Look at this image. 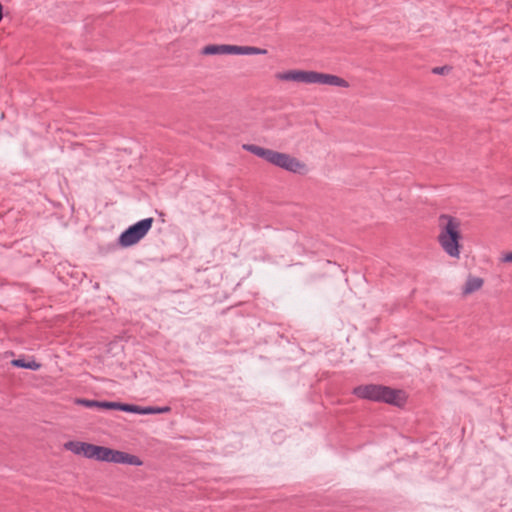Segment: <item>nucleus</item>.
I'll use <instances>...</instances> for the list:
<instances>
[{
	"label": "nucleus",
	"instance_id": "obj_9",
	"mask_svg": "<svg viewBox=\"0 0 512 512\" xmlns=\"http://www.w3.org/2000/svg\"><path fill=\"white\" fill-rule=\"evenodd\" d=\"M323 84L340 88H348L350 86L349 82L342 77L322 73V85Z\"/></svg>",
	"mask_w": 512,
	"mask_h": 512
},
{
	"label": "nucleus",
	"instance_id": "obj_2",
	"mask_svg": "<svg viewBox=\"0 0 512 512\" xmlns=\"http://www.w3.org/2000/svg\"><path fill=\"white\" fill-rule=\"evenodd\" d=\"M84 457L88 459H95L97 461L128 464L133 466H141L143 464L142 460L136 455L91 443L86 444Z\"/></svg>",
	"mask_w": 512,
	"mask_h": 512
},
{
	"label": "nucleus",
	"instance_id": "obj_10",
	"mask_svg": "<svg viewBox=\"0 0 512 512\" xmlns=\"http://www.w3.org/2000/svg\"><path fill=\"white\" fill-rule=\"evenodd\" d=\"M483 283L482 278L470 275L463 287V294L467 295L479 290L483 286Z\"/></svg>",
	"mask_w": 512,
	"mask_h": 512
},
{
	"label": "nucleus",
	"instance_id": "obj_15",
	"mask_svg": "<svg viewBox=\"0 0 512 512\" xmlns=\"http://www.w3.org/2000/svg\"><path fill=\"white\" fill-rule=\"evenodd\" d=\"M170 411H171V408L169 406H164V407H153V406L142 407L141 406L140 414H142V415L162 414V413H168Z\"/></svg>",
	"mask_w": 512,
	"mask_h": 512
},
{
	"label": "nucleus",
	"instance_id": "obj_1",
	"mask_svg": "<svg viewBox=\"0 0 512 512\" xmlns=\"http://www.w3.org/2000/svg\"><path fill=\"white\" fill-rule=\"evenodd\" d=\"M242 148L243 150L248 151L257 157L264 159L268 163L288 172L304 175L308 171L305 163L287 153L263 148L255 144H243Z\"/></svg>",
	"mask_w": 512,
	"mask_h": 512
},
{
	"label": "nucleus",
	"instance_id": "obj_16",
	"mask_svg": "<svg viewBox=\"0 0 512 512\" xmlns=\"http://www.w3.org/2000/svg\"><path fill=\"white\" fill-rule=\"evenodd\" d=\"M324 268H327L332 275H340L343 273L341 266L330 260H326L325 263H322V270Z\"/></svg>",
	"mask_w": 512,
	"mask_h": 512
},
{
	"label": "nucleus",
	"instance_id": "obj_13",
	"mask_svg": "<svg viewBox=\"0 0 512 512\" xmlns=\"http://www.w3.org/2000/svg\"><path fill=\"white\" fill-rule=\"evenodd\" d=\"M11 364L14 367L25 368V369H30V370H34V371L39 370L41 367L40 363H38L34 360L27 361L23 358L14 359L11 361Z\"/></svg>",
	"mask_w": 512,
	"mask_h": 512
},
{
	"label": "nucleus",
	"instance_id": "obj_12",
	"mask_svg": "<svg viewBox=\"0 0 512 512\" xmlns=\"http://www.w3.org/2000/svg\"><path fill=\"white\" fill-rule=\"evenodd\" d=\"M75 403L86 408H101L109 410V401H97L85 398H77Z\"/></svg>",
	"mask_w": 512,
	"mask_h": 512
},
{
	"label": "nucleus",
	"instance_id": "obj_3",
	"mask_svg": "<svg viewBox=\"0 0 512 512\" xmlns=\"http://www.w3.org/2000/svg\"><path fill=\"white\" fill-rule=\"evenodd\" d=\"M202 53L204 55H258L266 54L267 50L253 46H238L228 44H211L203 48Z\"/></svg>",
	"mask_w": 512,
	"mask_h": 512
},
{
	"label": "nucleus",
	"instance_id": "obj_8",
	"mask_svg": "<svg viewBox=\"0 0 512 512\" xmlns=\"http://www.w3.org/2000/svg\"><path fill=\"white\" fill-rule=\"evenodd\" d=\"M381 388V384L359 385L353 389L352 393L358 398L379 402Z\"/></svg>",
	"mask_w": 512,
	"mask_h": 512
},
{
	"label": "nucleus",
	"instance_id": "obj_11",
	"mask_svg": "<svg viewBox=\"0 0 512 512\" xmlns=\"http://www.w3.org/2000/svg\"><path fill=\"white\" fill-rule=\"evenodd\" d=\"M109 410H120L129 413L140 414L141 406L109 401Z\"/></svg>",
	"mask_w": 512,
	"mask_h": 512
},
{
	"label": "nucleus",
	"instance_id": "obj_14",
	"mask_svg": "<svg viewBox=\"0 0 512 512\" xmlns=\"http://www.w3.org/2000/svg\"><path fill=\"white\" fill-rule=\"evenodd\" d=\"M87 442H81V441H68L64 443V449L67 451H71L72 453L76 455H83L85 453V446Z\"/></svg>",
	"mask_w": 512,
	"mask_h": 512
},
{
	"label": "nucleus",
	"instance_id": "obj_5",
	"mask_svg": "<svg viewBox=\"0 0 512 512\" xmlns=\"http://www.w3.org/2000/svg\"><path fill=\"white\" fill-rule=\"evenodd\" d=\"M275 78L280 81H292L296 83L317 84L320 83V72L287 70L275 74Z\"/></svg>",
	"mask_w": 512,
	"mask_h": 512
},
{
	"label": "nucleus",
	"instance_id": "obj_6",
	"mask_svg": "<svg viewBox=\"0 0 512 512\" xmlns=\"http://www.w3.org/2000/svg\"><path fill=\"white\" fill-rule=\"evenodd\" d=\"M152 226H128L118 238V245L127 248L138 243Z\"/></svg>",
	"mask_w": 512,
	"mask_h": 512
},
{
	"label": "nucleus",
	"instance_id": "obj_17",
	"mask_svg": "<svg viewBox=\"0 0 512 512\" xmlns=\"http://www.w3.org/2000/svg\"><path fill=\"white\" fill-rule=\"evenodd\" d=\"M454 220L455 219L451 215L446 214L441 215L439 218L440 224H453Z\"/></svg>",
	"mask_w": 512,
	"mask_h": 512
},
{
	"label": "nucleus",
	"instance_id": "obj_4",
	"mask_svg": "<svg viewBox=\"0 0 512 512\" xmlns=\"http://www.w3.org/2000/svg\"><path fill=\"white\" fill-rule=\"evenodd\" d=\"M458 227L459 226H443V229L438 235V241L442 249L450 257H459L460 254V240L462 236Z\"/></svg>",
	"mask_w": 512,
	"mask_h": 512
},
{
	"label": "nucleus",
	"instance_id": "obj_7",
	"mask_svg": "<svg viewBox=\"0 0 512 512\" xmlns=\"http://www.w3.org/2000/svg\"><path fill=\"white\" fill-rule=\"evenodd\" d=\"M406 394L403 390L382 385L379 402L401 407L406 403Z\"/></svg>",
	"mask_w": 512,
	"mask_h": 512
},
{
	"label": "nucleus",
	"instance_id": "obj_19",
	"mask_svg": "<svg viewBox=\"0 0 512 512\" xmlns=\"http://www.w3.org/2000/svg\"><path fill=\"white\" fill-rule=\"evenodd\" d=\"M503 261L504 262L512 263V252H509V253L505 254L504 257H503Z\"/></svg>",
	"mask_w": 512,
	"mask_h": 512
},
{
	"label": "nucleus",
	"instance_id": "obj_18",
	"mask_svg": "<svg viewBox=\"0 0 512 512\" xmlns=\"http://www.w3.org/2000/svg\"><path fill=\"white\" fill-rule=\"evenodd\" d=\"M153 221H154L153 218L149 217V218H144V219L138 220L134 224H153Z\"/></svg>",
	"mask_w": 512,
	"mask_h": 512
}]
</instances>
